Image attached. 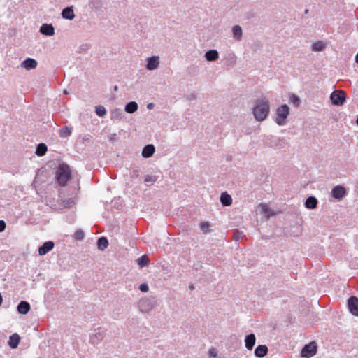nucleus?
I'll return each mask as SVG.
<instances>
[{"instance_id": "obj_40", "label": "nucleus", "mask_w": 358, "mask_h": 358, "mask_svg": "<svg viewBox=\"0 0 358 358\" xmlns=\"http://www.w3.org/2000/svg\"><path fill=\"white\" fill-rule=\"evenodd\" d=\"M139 289L142 292H147L149 290V286L147 283L144 282L140 285Z\"/></svg>"}, {"instance_id": "obj_7", "label": "nucleus", "mask_w": 358, "mask_h": 358, "mask_svg": "<svg viewBox=\"0 0 358 358\" xmlns=\"http://www.w3.org/2000/svg\"><path fill=\"white\" fill-rule=\"evenodd\" d=\"M154 306V301L148 298L141 299L138 304L139 310L144 313H148L153 308Z\"/></svg>"}, {"instance_id": "obj_53", "label": "nucleus", "mask_w": 358, "mask_h": 358, "mask_svg": "<svg viewBox=\"0 0 358 358\" xmlns=\"http://www.w3.org/2000/svg\"><path fill=\"white\" fill-rule=\"evenodd\" d=\"M308 13V10H305V13L307 14Z\"/></svg>"}, {"instance_id": "obj_24", "label": "nucleus", "mask_w": 358, "mask_h": 358, "mask_svg": "<svg viewBox=\"0 0 358 358\" xmlns=\"http://www.w3.org/2000/svg\"><path fill=\"white\" fill-rule=\"evenodd\" d=\"M96 244L97 248L101 251H103L108 248L109 243L106 237L101 236L98 238Z\"/></svg>"}, {"instance_id": "obj_12", "label": "nucleus", "mask_w": 358, "mask_h": 358, "mask_svg": "<svg viewBox=\"0 0 358 358\" xmlns=\"http://www.w3.org/2000/svg\"><path fill=\"white\" fill-rule=\"evenodd\" d=\"M55 243L52 241L45 242L41 246L38 248L39 255H45L48 252L54 248Z\"/></svg>"}, {"instance_id": "obj_44", "label": "nucleus", "mask_w": 358, "mask_h": 358, "mask_svg": "<svg viewBox=\"0 0 358 358\" xmlns=\"http://www.w3.org/2000/svg\"><path fill=\"white\" fill-rule=\"evenodd\" d=\"M196 94L195 93H191L187 96V99L189 101L195 99Z\"/></svg>"}, {"instance_id": "obj_22", "label": "nucleus", "mask_w": 358, "mask_h": 358, "mask_svg": "<svg viewBox=\"0 0 358 358\" xmlns=\"http://www.w3.org/2000/svg\"><path fill=\"white\" fill-rule=\"evenodd\" d=\"M220 201L223 206H229L232 203V198L227 192L221 194Z\"/></svg>"}, {"instance_id": "obj_15", "label": "nucleus", "mask_w": 358, "mask_h": 358, "mask_svg": "<svg viewBox=\"0 0 358 358\" xmlns=\"http://www.w3.org/2000/svg\"><path fill=\"white\" fill-rule=\"evenodd\" d=\"M30 309V304L27 301H21L17 306V311L22 315L27 314Z\"/></svg>"}, {"instance_id": "obj_31", "label": "nucleus", "mask_w": 358, "mask_h": 358, "mask_svg": "<svg viewBox=\"0 0 358 358\" xmlns=\"http://www.w3.org/2000/svg\"><path fill=\"white\" fill-rule=\"evenodd\" d=\"M75 203H76V201L73 198L63 199L62 201V206L64 208H71L75 205Z\"/></svg>"}, {"instance_id": "obj_29", "label": "nucleus", "mask_w": 358, "mask_h": 358, "mask_svg": "<svg viewBox=\"0 0 358 358\" xmlns=\"http://www.w3.org/2000/svg\"><path fill=\"white\" fill-rule=\"evenodd\" d=\"M72 127L65 126L59 130V136L62 138H67L71 135Z\"/></svg>"}, {"instance_id": "obj_26", "label": "nucleus", "mask_w": 358, "mask_h": 358, "mask_svg": "<svg viewBox=\"0 0 358 358\" xmlns=\"http://www.w3.org/2000/svg\"><path fill=\"white\" fill-rule=\"evenodd\" d=\"M47 150V145L43 143H41L36 146L35 153L37 156L42 157L45 155Z\"/></svg>"}, {"instance_id": "obj_55", "label": "nucleus", "mask_w": 358, "mask_h": 358, "mask_svg": "<svg viewBox=\"0 0 358 358\" xmlns=\"http://www.w3.org/2000/svg\"><path fill=\"white\" fill-rule=\"evenodd\" d=\"M357 30H358V23H357Z\"/></svg>"}, {"instance_id": "obj_16", "label": "nucleus", "mask_w": 358, "mask_h": 358, "mask_svg": "<svg viewBox=\"0 0 358 358\" xmlns=\"http://www.w3.org/2000/svg\"><path fill=\"white\" fill-rule=\"evenodd\" d=\"M245 346L248 350H251L255 345L256 337L254 334H250L245 336Z\"/></svg>"}, {"instance_id": "obj_32", "label": "nucleus", "mask_w": 358, "mask_h": 358, "mask_svg": "<svg viewBox=\"0 0 358 358\" xmlns=\"http://www.w3.org/2000/svg\"><path fill=\"white\" fill-rule=\"evenodd\" d=\"M137 263L138 264V266L141 267V268H143L147 265H148L149 264V261L148 259V257L145 255H142L141 257H138L137 259Z\"/></svg>"}, {"instance_id": "obj_46", "label": "nucleus", "mask_w": 358, "mask_h": 358, "mask_svg": "<svg viewBox=\"0 0 358 358\" xmlns=\"http://www.w3.org/2000/svg\"><path fill=\"white\" fill-rule=\"evenodd\" d=\"M138 170H134L131 173V177H138Z\"/></svg>"}, {"instance_id": "obj_6", "label": "nucleus", "mask_w": 358, "mask_h": 358, "mask_svg": "<svg viewBox=\"0 0 358 358\" xmlns=\"http://www.w3.org/2000/svg\"><path fill=\"white\" fill-rule=\"evenodd\" d=\"M346 195L347 190L343 185H338L331 189V196L336 201H341Z\"/></svg>"}, {"instance_id": "obj_50", "label": "nucleus", "mask_w": 358, "mask_h": 358, "mask_svg": "<svg viewBox=\"0 0 358 358\" xmlns=\"http://www.w3.org/2000/svg\"><path fill=\"white\" fill-rule=\"evenodd\" d=\"M355 62L357 64H358V52L357 53V55H355Z\"/></svg>"}, {"instance_id": "obj_2", "label": "nucleus", "mask_w": 358, "mask_h": 358, "mask_svg": "<svg viewBox=\"0 0 358 358\" xmlns=\"http://www.w3.org/2000/svg\"><path fill=\"white\" fill-rule=\"evenodd\" d=\"M71 178V170L70 166L66 164H60L56 171L55 179L61 187L66 185L68 181Z\"/></svg>"}, {"instance_id": "obj_38", "label": "nucleus", "mask_w": 358, "mask_h": 358, "mask_svg": "<svg viewBox=\"0 0 358 358\" xmlns=\"http://www.w3.org/2000/svg\"><path fill=\"white\" fill-rule=\"evenodd\" d=\"M84 232L81 229L77 230L74 234V238L76 240L81 241L84 238Z\"/></svg>"}, {"instance_id": "obj_41", "label": "nucleus", "mask_w": 358, "mask_h": 358, "mask_svg": "<svg viewBox=\"0 0 358 358\" xmlns=\"http://www.w3.org/2000/svg\"><path fill=\"white\" fill-rule=\"evenodd\" d=\"M209 224L208 222H203L201 224V229L204 232H208Z\"/></svg>"}, {"instance_id": "obj_48", "label": "nucleus", "mask_w": 358, "mask_h": 358, "mask_svg": "<svg viewBox=\"0 0 358 358\" xmlns=\"http://www.w3.org/2000/svg\"><path fill=\"white\" fill-rule=\"evenodd\" d=\"M115 136L116 135L115 134H112L111 136L110 137V141L113 140L115 138Z\"/></svg>"}, {"instance_id": "obj_13", "label": "nucleus", "mask_w": 358, "mask_h": 358, "mask_svg": "<svg viewBox=\"0 0 358 358\" xmlns=\"http://www.w3.org/2000/svg\"><path fill=\"white\" fill-rule=\"evenodd\" d=\"M37 65V61L31 57H27L21 63V66L27 70L34 69L36 68Z\"/></svg>"}, {"instance_id": "obj_11", "label": "nucleus", "mask_w": 358, "mask_h": 358, "mask_svg": "<svg viewBox=\"0 0 358 358\" xmlns=\"http://www.w3.org/2000/svg\"><path fill=\"white\" fill-rule=\"evenodd\" d=\"M40 33L46 36H52L55 35V27L52 24H43L39 30Z\"/></svg>"}, {"instance_id": "obj_30", "label": "nucleus", "mask_w": 358, "mask_h": 358, "mask_svg": "<svg viewBox=\"0 0 358 358\" xmlns=\"http://www.w3.org/2000/svg\"><path fill=\"white\" fill-rule=\"evenodd\" d=\"M324 48L325 44L321 41H316L311 45L312 50L315 52L322 51Z\"/></svg>"}, {"instance_id": "obj_17", "label": "nucleus", "mask_w": 358, "mask_h": 358, "mask_svg": "<svg viewBox=\"0 0 358 358\" xmlns=\"http://www.w3.org/2000/svg\"><path fill=\"white\" fill-rule=\"evenodd\" d=\"M155 152V148L152 144H148L143 147L141 155L144 158L152 157Z\"/></svg>"}, {"instance_id": "obj_27", "label": "nucleus", "mask_w": 358, "mask_h": 358, "mask_svg": "<svg viewBox=\"0 0 358 358\" xmlns=\"http://www.w3.org/2000/svg\"><path fill=\"white\" fill-rule=\"evenodd\" d=\"M124 117V112L120 108H115L111 112V120H121Z\"/></svg>"}, {"instance_id": "obj_19", "label": "nucleus", "mask_w": 358, "mask_h": 358, "mask_svg": "<svg viewBox=\"0 0 358 358\" xmlns=\"http://www.w3.org/2000/svg\"><path fill=\"white\" fill-rule=\"evenodd\" d=\"M268 347L266 345H259L255 349L254 354L257 357L262 358L268 353Z\"/></svg>"}, {"instance_id": "obj_36", "label": "nucleus", "mask_w": 358, "mask_h": 358, "mask_svg": "<svg viewBox=\"0 0 358 358\" xmlns=\"http://www.w3.org/2000/svg\"><path fill=\"white\" fill-rule=\"evenodd\" d=\"M289 101L294 106H299L300 104V99L298 96H296L294 94H292Z\"/></svg>"}, {"instance_id": "obj_10", "label": "nucleus", "mask_w": 358, "mask_h": 358, "mask_svg": "<svg viewBox=\"0 0 358 358\" xmlns=\"http://www.w3.org/2000/svg\"><path fill=\"white\" fill-rule=\"evenodd\" d=\"M159 65V58L158 56H152L147 58L145 68L148 71H152L158 68Z\"/></svg>"}, {"instance_id": "obj_47", "label": "nucleus", "mask_w": 358, "mask_h": 358, "mask_svg": "<svg viewBox=\"0 0 358 358\" xmlns=\"http://www.w3.org/2000/svg\"><path fill=\"white\" fill-rule=\"evenodd\" d=\"M154 106L155 105L153 103H150L147 105V108L151 110L154 108Z\"/></svg>"}, {"instance_id": "obj_34", "label": "nucleus", "mask_w": 358, "mask_h": 358, "mask_svg": "<svg viewBox=\"0 0 358 358\" xmlns=\"http://www.w3.org/2000/svg\"><path fill=\"white\" fill-rule=\"evenodd\" d=\"M106 109L104 106L99 105L95 108V113L99 117H103L106 114Z\"/></svg>"}, {"instance_id": "obj_25", "label": "nucleus", "mask_w": 358, "mask_h": 358, "mask_svg": "<svg viewBox=\"0 0 358 358\" xmlns=\"http://www.w3.org/2000/svg\"><path fill=\"white\" fill-rule=\"evenodd\" d=\"M138 103L136 101H131L125 105L124 110L128 113H134L138 110Z\"/></svg>"}, {"instance_id": "obj_51", "label": "nucleus", "mask_w": 358, "mask_h": 358, "mask_svg": "<svg viewBox=\"0 0 358 358\" xmlns=\"http://www.w3.org/2000/svg\"><path fill=\"white\" fill-rule=\"evenodd\" d=\"M114 90H115V91H117V86H115V87H114Z\"/></svg>"}, {"instance_id": "obj_9", "label": "nucleus", "mask_w": 358, "mask_h": 358, "mask_svg": "<svg viewBox=\"0 0 358 358\" xmlns=\"http://www.w3.org/2000/svg\"><path fill=\"white\" fill-rule=\"evenodd\" d=\"M105 335V330L102 327L94 329V333L90 336V341L93 345H97L101 341Z\"/></svg>"}, {"instance_id": "obj_21", "label": "nucleus", "mask_w": 358, "mask_h": 358, "mask_svg": "<svg viewBox=\"0 0 358 358\" xmlns=\"http://www.w3.org/2000/svg\"><path fill=\"white\" fill-rule=\"evenodd\" d=\"M204 57L207 61L214 62L218 59L219 52L217 50H210L206 52Z\"/></svg>"}, {"instance_id": "obj_20", "label": "nucleus", "mask_w": 358, "mask_h": 358, "mask_svg": "<svg viewBox=\"0 0 358 358\" xmlns=\"http://www.w3.org/2000/svg\"><path fill=\"white\" fill-rule=\"evenodd\" d=\"M317 199L313 196H310L306 199L304 206L306 208L313 210L317 208Z\"/></svg>"}, {"instance_id": "obj_5", "label": "nucleus", "mask_w": 358, "mask_h": 358, "mask_svg": "<svg viewBox=\"0 0 358 358\" xmlns=\"http://www.w3.org/2000/svg\"><path fill=\"white\" fill-rule=\"evenodd\" d=\"M330 99L333 105L341 106L345 102V93L343 90H334L330 95Z\"/></svg>"}, {"instance_id": "obj_37", "label": "nucleus", "mask_w": 358, "mask_h": 358, "mask_svg": "<svg viewBox=\"0 0 358 358\" xmlns=\"http://www.w3.org/2000/svg\"><path fill=\"white\" fill-rule=\"evenodd\" d=\"M90 6L92 8L99 9L101 6V0H90Z\"/></svg>"}, {"instance_id": "obj_52", "label": "nucleus", "mask_w": 358, "mask_h": 358, "mask_svg": "<svg viewBox=\"0 0 358 358\" xmlns=\"http://www.w3.org/2000/svg\"><path fill=\"white\" fill-rule=\"evenodd\" d=\"M356 123L358 125V115H357V120H356Z\"/></svg>"}, {"instance_id": "obj_14", "label": "nucleus", "mask_w": 358, "mask_h": 358, "mask_svg": "<svg viewBox=\"0 0 358 358\" xmlns=\"http://www.w3.org/2000/svg\"><path fill=\"white\" fill-rule=\"evenodd\" d=\"M61 15L65 20H73L75 18L73 6H71L64 8L61 13Z\"/></svg>"}, {"instance_id": "obj_4", "label": "nucleus", "mask_w": 358, "mask_h": 358, "mask_svg": "<svg viewBox=\"0 0 358 358\" xmlns=\"http://www.w3.org/2000/svg\"><path fill=\"white\" fill-rule=\"evenodd\" d=\"M317 352V345L315 341H311L306 344L301 351V355L302 357L310 358L316 355Z\"/></svg>"}, {"instance_id": "obj_49", "label": "nucleus", "mask_w": 358, "mask_h": 358, "mask_svg": "<svg viewBox=\"0 0 358 358\" xmlns=\"http://www.w3.org/2000/svg\"><path fill=\"white\" fill-rule=\"evenodd\" d=\"M189 289H191V290H193V289H194V285H193V284L190 285L189 286Z\"/></svg>"}, {"instance_id": "obj_33", "label": "nucleus", "mask_w": 358, "mask_h": 358, "mask_svg": "<svg viewBox=\"0 0 358 358\" xmlns=\"http://www.w3.org/2000/svg\"><path fill=\"white\" fill-rule=\"evenodd\" d=\"M157 180V177L155 176L152 175H146L144 177L145 183L149 186L154 184Z\"/></svg>"}, {"instance_id": "obj_18", "label": "nucleus", "mask_w": 358, "mask_h": 358, "mask_svg": "<svg viewBox=\"0 0 358 358\" xmlns=\"http://www.w3.org/2000/svg\"><path fill=\"white\" fill-rule=\"evenodd\" d=\"M20 341V336L17 333H14L9 336L8 344L10 348L15 349L17 348Z\"/></svg>"}, {"instance_id": "obj_23", "label": "nucleus", "mask_w": 358, "mask_h": 358, "mask_svg": "<svg viewBox=\"0 0 358 358\" xmlns=\"http://www.w3.org/2000/svg\"><path fill=\"white\" fill-rule=\"evenodd\" d=\"M233 38L237 41H240L243 36V30L241 26L239 25H234L232 27L231 29Z\"/></svg>"}, {"instance_id": "obj_42", "label": "nucleus", "mask_w": 358, "mask_h": 358, "mask_svg": "<svg viewBox=\"0 0 358 358\" xmlns=\"http://www.w3.org/2000/svg\"><path fill=\"white\" fill-rule=\"evenodd\" d=\"M6 222H4V220H0V232H2L5 230L6 229Z\"/></svg>"}, {"instance_id": "obj_28", "label": "nucleus", "mask_w": 358, "mask_h": 358, "mask_svg": "<svg viewBox=\"0 0 358 358\" xmlns=\"http://www.w3.org/2000/svg\"><path fill=\"white\" fill-rule=\"evenodd\" d=\"M275 141L277 142L275 144L270 143L268 142V138L267 140L265 141V143L270 147H275V148H283L285 145V143L282 139H280L279 138H275Z\"/></svg>"}, {"instance_id": "obj_43", "label": "nucleus", "mask_w": 358, "mask_h": 358, "mask_svg": "<svg viewBox=\"0 0 358 358\" xmlns=\"http://www.w3.org/2000/svg\"><path fill=\"white\" fill-rule=\"evenodd\" d=\"M208 355H209L210 357H217V352H216V351H215L214 349H213V348H211V349H210V350H209V351H208Z\"/></svg>"}, {"instance_id": "obj_1", "label": "nucleus", "mask_w": 358, "mask_h": 358, "mask_svg": "<svg viewBox=\"0 0 358 358\" xmlns=\"http://www.w3.org/2000/svg\"><path fill=\"white\" fill-rule=\"evenodd\" d=\"M270 111L269 102L266 100H257L252 109V113L256 120L264 121Z\"/></svg>"}, {"instance_id": "obj_3", "label": "nucleus", "mask_w": 358, "mask_h": 358, "mask_svg": "<svg viewBox=\"0 0 358 358\" xmlns=\"http://www.w3.org/2000/svg\"><path fill=\"white\" fill-rule=\"evenodd\" d=\"M289 114V108L287 104H282L276 109L275 123L279 126L286 124V120Z\"/></svg>"}, {"instance_id": "obj_54", "label": "nucleus", "mask_w": 358, "mask_h": 358, "mask_svg": "<svg viewBox=\"0 0 358 358\" xmlns=\"http://www.w3.org/2000/svg\"><path fill=\"white\" fill-rule=\"evenodd\" d=\"M64 94H68L67 91L66 90H64Z\"/></svg>"}, {"instance_id": "obj_45", "label": "nucleus", "mask_w": 358, "mask_h": 358, "mask_svg": "<svg viewBox=\"0 0 358 358\" xmlns=\"http://www.w3.org/2000/svg\"><path fill=\"white\" fill-rule=\"evenodd\" d=\"M275 137H273V136H267L266 140H267V139L268 138V142H269L270 143L275 144V143H277V142H275Z\"/></svg>"}, {"instance_id": "obj_39", "label": "nucleus", "mask_w": 358, "mask_h": 358, "mask_svg": "<svg viewBox=\"0 0 358 358\" xmlns=\"http://www.w3.org/2000/svg\"><path fill=\"white\" fill-rule=\"evenodd\" d=\"M243 233L238 231V230H236L234 232V234H233V239L236 241H239L243 236Z\"/></svg>"}, {"instance_id": "obj_35", "label": "nucleus", "mask_w": 358, "mask_h": 358, "mask_svg": "<svg viewBox=\"0 0 358 358\" xmlns=\"http://www.w3.org/2000/svg\"><path fill=\"white\" fill-rule=\"evenodd\" d=\"M262 210L268 218L274 215V213L265 204L262 205Z\"/></svg>"}, {"instance_id": "obj_8", "label": "nucleus", "mask_w": 358, "mask_h": 358, "mask_svg": "<svg viewBox=\"0 0 358 358\" xmlns=\"http://www.w3.org/2000/svg\"><path fill=\"white\" fill-rule=\"evenodd\" d=\"M349 312L354 316L358 317V297L351 296L347 301Z\"/></svg>"}]
</instances>
